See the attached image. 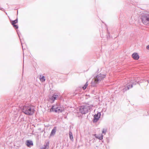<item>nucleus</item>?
<instances>
[{
    "label": "nucleus",
    "instance_id": "obj_6",
    "mask_svg": "<svg viewBox=\"0 0 149 149\" xmlns=\"http://www.w3.org/2000/svg\"><path fill=\"white\" fill-rule=\"evenodd\" d=\"M101 116V113L100 112H98L97 114H95L93 117V123L97 122L99 120Z\"/></svg>",
    "mask_w": 149,
    "mask_h": 149
},
{
    "label": "nucleus",
    "instance_id": "obj_13",
    "mask_svg": "<svg viewBox=\"0 0 149 149\" xmlns=\"http://www.w3.org/2000/svg\"><path fill=\"white\" fill-rule=\"evenodd\" d=\"M56 129L55 128H54L52 130L51 132V135H54L56 133Z\"/></svg>",
    "mask_w": 149,
    "mask_h": 149
},
{
    "label": "nucleus",
    "instance_id": "obj_7",
    "mask_svg": "<svg viewBox=\"0 0 149 149\" xmlns=\"http://www.w3.org/2000/svg\"><path fill=\"white\" fill-rule=\"evenodd\" d=\"M58 97V95H50L49 97V101L52 103L54 102L55 100H57Z\"/></svg>",
    "mask_w": 149,
    "mask_h": 149
},
{
    "label": "nucleus",
    "instance_id": "obj_2",
    "mask_svg": "<svg viewBox=\"0 0 149 149\" xmlns=\"http://www.w3.org/2000/svg\"><path fill=\"white\" fill-rule=\"evenodd\" d=\"M105 75L101 74H100L94 78L91 82L92 85L93 86H96L97 84L100 83L105 77Z\"/></svg>",
    "mask_w": 149,
    "mask_h": 149
},
{
    "label": "nucleus",
    "instance_id": "obj_10",
    "mask_svg": "<svg viewBox=\"0 0 149 149\" xmlns=\"http://www.w3.org/2000/svg\"><path fill=\"white\" fill-rule=\"evenodd\" d=\"M94 135L95 136V137L99 140H101L103 139V136L102 134H99L97 135L96 134H95Z\"/></svg>",
    "mask_w": 149,
    "mask_h": 149
},
{
    "label": "nucleus",
    "instance_id": "obj_5",
    "mask_svg": "<svg viewBox=\"0 0 149 149\" xmlns=\"http://www.w3.org/2000/svg\"><path fill=\"white\" fill-rule=\"evenodd\" d=\"M141 21L145 24H149V14H144L141 17Z\"/></svg>",
    "mask_w": 149,
    "mask_h": 149
},
{
    "label": "nucleus",
    "instance_id": "obj_12",
    "mask_svg": "<svg viewBox=\"0 0 149 149\" xmlns=\"http://www.w3.org/2000/svg\"><path fill=\"white\" fill-rule=\"evenodd\" d=\"M49 142L48 141L45 143V144L44 145L43 148L45 149H48L49 148Z\"/></svg>",
    "mask_w": 149,
    "mask_h": 149
},
{
    "label": "nucleus",
    "instance_id": "obj_16",
    "mask_svg": "<svg viewBox=\"0 0 149 149\" xmlns=\"http://www.w3.org/2000/svg\"><path fill=\"white\" fill-rule=\"evenodd\" d=\"M40 79L41 81L42 82L44 81L45 80V78L44 76H42L40 78Z\"/></svg>",
    "mask_w": 149,
    "mask_h": 149
},
{
    "label": "nucleus",
    "instance_id": "obj_4",
    "mask_svg": "<svg viewBox=\"0 0 149 149\" xmlns=\"http://www.w3.org/2000/svg\"><path fill=\"white\" fill-rule=\"evenodd\" d=\"M63 110V108L56 104L52 106V109L50 110V111H54L56 112L60 113Z\"/></svg>",
    "mask_w": 149,
    "mask_h": 149
},
{
    "label": "nucleus",
    "instance_id": "obj_8",
    "mask_svg": "<svg viewBox=\"0 0 149 149\" xmlns=\"http://www.w3.org/2000/svg\"><path fill=\"white\" fill-rule=\"evenodd\" d=\"M131 83H132L131 82L130 83H129L127 85H126L125 86V88L123 89L124 91H125L132 87V85L131 84Z\"/></svg>",
    "mask_w": 149,
    "mask_h": 149
},
{
    "label": "nucleus",
    "instance_id": "obj_9",
    "mask_svg": "<svg viewBox=\"0 0 149 149\" xmlns=\"http://www.w3.org/2000/svg\"><path fill=\"white\" fill-rule=\"evenodd\" d=\"M132 57L135 60H138L139 58V56L136 53H134L132 55Z\"/></svg>",
    "mask_w": 149,
    "mask_h": 149
},
{
    "label": "nucleus",
    "instance_id": "obj_20",
    "mask_svg": "<svg viewBox=\"0 0 149 149\" xmlns=\"http://www.w3.org/2000/svg\"><path fill=\"white\" fill-rule=\"evenodd\" d=\"M146 49L149 50V45L147 46L146 47Z\"/></svg>",
    "mask_w": 149,
    "mask_h": 149
},
{
    "label": "nucleus",
    "instance_id": "obj_3",
    "mask_svg": "<svg viewBox=\"0 0 149 149\" xmlns=\"http://www.w3.org/2000/svg\"><path fill=\"white\" fill-rule=\"evenodd\" d=\"M93 106L88 104L81 106L80 108V111L81 113L85 114L91 110Z\"/></svg>",
    "mask_w": 149,
    "mask_h": 149
},
{
    "label": "nucleus",
    "instance_id": "obj_15",
    "mask_svg": "<svg viewBox=\"0 0 149 149\" xmlns=\"http://www.w3.org/2000/svg\"><path fill=\"white\" fill-rule=\"evenodd\" d=\"M17 22H18V20H17V18L16 19H15V20L12 21L11 22V23L12 25H13V24H15L17 23Z\"/></svg>",
    "mask_w": 149,
    "mask_h": 149
},
{
    "label": "nucleus",
    "instance_id": "obj_19",
    "mask_svg": "<svg viewBox=\"0 0 149 149\" xmlns=\"http://www.w3.org/2000/svg\"><path fill=\"white\" fill-rule=\"evenodd\" d=\"M13 27L15 28H16V29H17L18 28V26L17 25H15V24H13V25H12Z\"/></svg>",
    "mask_w": 149,
    "mask_h": 149
},
{
    "label": "nucleus",
    "instance_id": "obj_17",
    "mask_svg": "<svg viewBox=\"0 0 149 149\" xmlns=\"http://www.w3.org/2000/svg\"><path fill=\"white\" fill-rule=\"evenodd\" d=\"M88 85V82H87L82 87L83 89L84 90H85L86 88L87 87Z\"/></svg>",
    "mask_w": 149,
    "mask_h": 149
},
{
    "label": "nucleus",
    "instance_id": "obj_14",
    "mask_svg": "<svg viewBox=\"0 0 149 149\" xmlns=\"http://www.w3.org/2000/svg\"><path fill=\"white\" fill-rule=\"evenodd\" d=\"M69 135L70 136V139L71 140H73V137L72 132L70 131L69 132Z\"/></svg>",
    "mask_w": 149,
    "mask_h": 149
},
{
    "label": "nucleus",
    "instance_id": "obj_18",
    "mask_svg": "<svg viewBox=\"0 0 149 149\" xmlns=\"http://www.w3.org/2000/svg\"><path fill=\"white\" fill-rule=\"evenodd\" d=\"M107 130L106 129H103L102 131V133L104 134H105L107 132Z\"/></svg>",
    "mask_w": 149,
    "mask_h": 149
},
{
    "label": "nucleus",
    "instance_id": "obj_1",
    "mask_svg": "<svg viewBox=\"0 0 149 149\" xmlns=\"http://www.w3.org/2000/svg\"><path fill=\"white\" fill-rule=\"evenodd\" d=\"M22 110L23 113L28 115H32L35 111L34 107L30 105L23 106Z\"/></svg>",
    "mask_w": 149,
    "mask_h": 149
},
{
    "label": "nucleus",
    "instance_id": "obj_11",
    "mask_svg": "<svg viewBox=\"0 0 149 149\" xmlns=\"http://www.w3.org/2000/svg\"><path fill=\"white\" fill-rule=\"evenodd\" d=\"M26 144L28 147H30L31 146H33V145L32 141L29 140H27L26 141Z\"/></svg>",
    "mask_w": 149,
    "mask_h": 149
}]
</instances>
